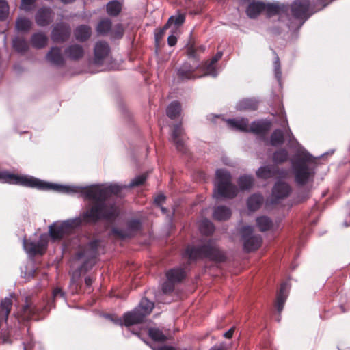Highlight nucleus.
I'll list each match as a JSON object with an SVG mask.
<instances>
[{
    "label": "nucleus",
    "instance_id": "b1692460",
    "mask_svg": "<svg viewBox=\"0 0 350 350\" xmlns=\"http://www.w3.org/2000/svg\"><path fill=\"white\" fill-rule=\"evenodd\" d=\"M259 101L256 98H243L239 100L235 106L237 111H255L258 107Z\"/></svg>",
    "mask_w": 350,
    "mask_h": 350
},
{
    "label": "nucleus",
    "instance_id": "7ed1b4c3",
    "mask_svg": "<svg viewBox=\"0 0 350 350\" xmlns=\"http://www.w3.org/2000/svg\"><path fill=\"white\" fill-rule=\"evenodd\" d=\"M103 250V242L99 239L90 241L74 257L73 266H77L72 273L70 286L77 291L78 280L82 274L87 273L96 264V259Z\"/></svg>",
    "mask_w": 350,
    "mask_h": 350
},
{
    "label": "nucleus",
    "instance_id": "5701e85b",
    "mask_svg": "<svg viewBox=\"0 0 350 350\" xmlns=\"http://www.w3.org/2000/svg\"><path fill=\"white\" fill-rule=\"evenodd\" d=\"M271 123L267 120H258L253 121L249 125V132H252L256 135H265L270 129Z\"/></svg>",
    "mask_w": 350,
    "mask_h": 350
},
{
    "label": "nucleus",
    "instance_id": "f3484780",
    "mask_svg": "<svg viewBox=\"0 0 350 350\" xmlns=\"http://www.w3.org/2000/svg\"><path fill=\"white\" fill-rule=\"evenodd\" d=\"M171 141L174 144L178 151L182 153L187 152V147L185 144V131L180 122L174 125L172 130Z\"/></svg>",
    "mask_w": 350,
    "mask_h": 350
},
{
    "label": "nucleus",
    "instance_id": "79ce46f5",
    "mask_svg": "<svg viewBox=\"0 0 350 350\" xmlns=\"http://www.w3.org/2000/svg\"><path fill=\"white\" fill-rule=\"evenodd\" d=\"M122 10V5L118 1H111L107 4V12L111 16H118Z\"/></svg>",
    "mask_w": 350,
    "mask_h": 350
},
{
    "label": "nucleus",
    "instance_id": "0eeeda50",
    "mask_svg": "<svg viewBox=\"0 0 350 350\" xmlns=\"http://www.w3.org/2000/svg\"><path fill=\"white\" fill-rule=\"evenodd\" d=\"M242 3H247L245 12L247 16L252 19L256 18L262 11H266L269 18L276 17L277 19L285 20L288 18V6L285 3H265L258 0H240Z\"/></svg>",
    "mask_w": 350,
    "mask_h": 350
},
{
    "label": "nucleus",
    "instance_id": "e433bc0d",
    "mask_svg": "<svg viewBox=\"0 0 350 350\" xmlns=\"http://www.w3.org/2000/svg\"><path fill=\"white\" fill-rule=\"evenodd\" d=\"M181 111V105L178 101L172 102L166 109L167 116L172 120L179 116Z\"/></svg>",
    "mask_w": 350,
    "mask_h": 350
},
{
    "label": "nucleus",
    "instance_id": "4c0bfd02",
    "mask_svg": "<svg viewBox=\"0 0 350 350\" xmlns=\"http://www.w3.org/2000/svg\"><path fill=\"white\" fill-rule=\"evenodd\" d=\"M13 48L18 53H25L29 49L27 42L21 38L16 37L12 41Z\"/></svg>",
    "mask_w": 350,
    "mask_h": 350
},
{
    "label": "nucleus",
    "instance_id": "603ef678",
    "mask_svg": "<svg viewBox=\"0 0 350 350\" xmlns=\"http://www.w3.org/2000/svg\"><path fill=\"white\" fill-rule=\"evenodd\" d=\"M104 317L110 320L111 321H112L114 324L116 325H120V326H122L124 325V319L123 318L121 319V318H118V317H116L111 314H104Z\"/></svg>",
    "mask_w": 350,
    "mask_h": 350
},
{
    "label": "nucleus",
    "instance_id": "1a4fd4ad",
    "mask_svg": "<svg viewBox=\"0 0 350 350\" xmlns=\"http://www.w3.org/2000/svg\"><path fill=\"white\" fill-rule=\"evenodd\" d=\"M216 180L213 191V197L216 200L221 198H233L238 193L236 185L232 183L230 173L225 169H218L215 172Z\"/></svg>",
    "mask_w": 350,
    "mask_h": 350
},
{
    "label": "nucleus",
    "instance_id": "e2e57ef3",
    "mask_svg": "<svg viewBox=\"0 0 350 350\" xmlns=\"http://www.w3.org/2000/svg\"><path fill=\"white\" fill-rule=\"evenodd\" d=\"M284 128V136H286V137L288 139L289 137H291V133H292V131H291L288 125V122L287 121H286L285 124L283 125Z\"/></svg>",
    "mask_w": 350,
    "mask_h": 350
},
{
    "label": "nucleus",
    "instance_id": "20e7f679",
    "mask_svg": "<svg viewBox=\"0 0 350 350\" xmlns=\"http://www.w3.org/2000/svg\"><path fill=\"white\" fill-rule=\"evenodd\" d=\"M315 160L316 158L302 147L291 158V170L296 185L303 187L313 183L317 167Z\"/></svg>",
    "mask_w": 350,
    "mask_h": 350
},
{
    "label": "nucleus",
    "instance_id": "a878e982",
    "mask_svg": "<svg viewBox=\"0 0 350 350\" xmlns=\"http://www.w3.org/2000/svg\"><path fill=\"white\" fill-rule=\"evenodd\" d=\"M30 42L33 48L41 49L46 46L48 37L44 32H36L31 35Z\"/></svg>",
    "mask_w": 350,
    "mask_h": 350
},
{
    "label": "nucleus",
    "instance_id": "9d476101",
    "mask_svg": "<svg viewBox=\"0 0 350 350\" xmlns=\"http://www.w3.org/2000/svg\"><path fill=\"white\" fill-rule=\"evenodd\" d=\"M154 303L147 298H142L133 310L124 314V325L129 327L142 323L145 318L150 314L154 308Z\"/></svg>",
    "mask_w": 350,
    "mask_h": 350
},
{
    "label": "nucleus",
    "instance_id": "ea45409f",
    "mask_svg": "<svg viewBox=\"0 0 350 350\" xmlns=\"http://www.w3.org/2000/svg\"><path fill=\"white\" fill-rule=\"evenodd\" d=\"M199 229L203 234L211 235L213 233L215 227L210 220L204 219L200 223Z\"/></svg>",
    "mask_w": 350,
    "mask_h": 350
},
{
    "label": "nucleus",
    "instance_id": "774afa93",
    "mask_svg": "<svg viewBox=\"0 0 350 350\" xmlns=\"http://www.w3.org/2000/svg\"><path fill=\"white\" fill-rule=\"evenodd\" d=\"M152 349L153 350H176L174 347H169V346H162V347H160L158 348H152Z\"/></svg>",
    "mask_w": 350,
    "mask_h": 350
},
{
    "label": "nucleus",
    "instance_id": "a18cd8bd",
    "mask_svg": "<svg viewBox=\"0 0 350 350\" xmlns=\"http://www.w3.org/2000/svg\"><path fill=\"white\" fill-rule=\"evenodd\" d=\"M185 20V17L183 14H178L175 16H172L167 21V23L165 25V27H169L172 25H175V28L181 25Z\"/></svg>",
    "mask_w": 350,
    "mask_h": 350
},
{
    "label": "nucleus",
    "instance_id": "4d7b16f0",
    "mask_svg": "<svg viewBox=\"0 0 350 350\" xmlns=\"http://www.w3.org/2000/svg\"><path fill=\"white\" fill-rule=\"evenodd\" d=\"M53 297L54 299L59 297L62 298H65V293L60 288H56L53 291Z\"/></svg>",
    "mask_w": 350,
    "mask_h": 350
},
{
    "label": "nucleus",
    "instance_id": "473e14b6",
    "mask_svg": "<svg viewBox=\"0 0 350 350\" xmlns=\"http://www.w3.org/2000/svg\"><path fill=\"white\" fill-rule=\"evenodd\" d=\"M274 166L271 165L260 167L256 172V176L258 178L267 180L274 177Z\"/></svg>",
    "mask_w": 350,
    "mask_h": 350
},
{
    "label": "nucleus",
    "instance_id": "4468645a",
    "mask_svg": "<svg viewBox=\"0 0 350 350\" xmlns=\"http://www.w3.org/2000/svg\"><path fill=\"white\" fill-rule=\"evenodd\" d=\"M142 223L137 219H132L127 221L125 228L113 227L111 228L112 235L120 239H125L134 237L141 229Z\"/></svg>",
    "mask_w": 350,
    "mask_h": 350
},
{
    "label": "nucleus",
    "instance_id": "2eb2a0df",
    "mask_svg": "<svg viewBox=\"0 0 350 350\" xmlns=\"http://www.w3.org/2000/svg\"><path fill=\"white\" fill-rule=\"evenodd\" d=\"M291 191V187L287 183L282 180L276 181L272 189L269 203L272 205L280 203V200L290 195Z\"/></svg>",
    "mask_w": 350,
    "mask_h": 350
},
{
    "label": "nucleus",
    "instance_id": "c9c22d12",
    "mask_svg": "<svg viewBox=\"0 0 350 350\" xmlns=\"http://www.w3.org/2000/svg\"><path fill=\"white\" fill-rule=\"evenodd\" d=\"M203 70L204 71L203 76H211L215 78L219 75L217 64L214 63L211 59L205 62L203 66Z\"/></svg>",
    "mask_w": 350,
    "mask_h": 350
},
{
    "label": "nucleus",
    "instance_id": "f8f14e48",
    "mask_svg": "<svg viewBox=\"0 0 350 350\" xmlns=\"http://www.w3.org/2000/svg\"><path fill=\"white\" fill-rule=\"evenodd\" d=\"M241 239L243 241V248L247 252L257 250L261 245L260 235L253 234V227L245 226L241 229Z\"/></svg>",
    "mask_w": 350,
    "mask_h": 350
},
{
    "label": "nucleus",
    "instance_id": "6ab92c4d",
    "mask_svg": "<svg viewBox=\"0 0 350 350\" xmlns=\"http://www.w3.org/2000/svg\"><path fill=\"white\" fill-rule=\"evenodd\" d=\"M53 17L54 14L51 8L42 7L37 11L35 21L38 26L45 27L53 21Z\"/></svg>",
    "mask_w": 350,
    "mask_h": 350
},
{
    "label": "nucleus",
    "instance_id": "09e8293b",
    "mask_svg": "<svg viewBox=\"0 0 350 350\" xmlns=\"http://www.w3.org/2000/svg\"><path fill=\"white\" fill-rule=\"evenodd\" d=\"M124 35V28L121 24H117L113 27V29H111V36L112 38L119 39L121 38Z\"/></svg>",
    "mask_w": 350,
    "mask_h": 350
},
{
    "label": "nucleus",
    "instance_id": "8fccbe9b",
    "mask_svg": "<svg viewBox=\"0 0 350 350\" xmlns=\"http://www.w3.org/2000/svg\"><path fill=\"white\" fill-rule=\"evenodd\" d=\"M23 311L25 314H27L28 317L33 316L35 314L39 313L41 311V308L36 306L26 304L23 307Z\"/></svg>",
    "mask_w": 350,
    "mask_h": 350
},
{
    "label": "nucleus",
    "instance_id": "72a5a7b5",
    "mask_svg": "<svg viewBox=\"0 0 350 350\" xmlns=\"http://www.w3.org/2000/svg\"><path fill=\"white\" fill-rule=\"evenodd\" d=\"M256 226L261 232L269 230L273 226V221L267 216H260L256 219Z\"/></svg>",
    "mask_w": 350,
    "mask_h": 350
},
{
    "label": "nucleus",
    "instance_id": "864d4df0",
    "mask_svg": "<svg viewBox=\"0 0 350 350\" xmlns=\"http://www.w3.org/2000/svg\"><path fill=\"white\" fill-rule=\"evenodd\" d=\"M175 282H170L167 280V282H165L162 285V291L164 293H168L174 290V284Z\"/></svg>",
    "mask_w": 350,
    "mask_h": 350
},
{
    "label": "nucleus",
    "instance_id": "ddd939ff",
    "mask_svg": "<svg viewBox=\"0 0 350 350\" xmlns=\"http://www.w3.org/2000/svg\"><path fill=\"white\" fill-rule=\"evenodd\" d=\"M48 244V237L46 234H41L38 240H31L24 239L23 246L30 257H33L36 254H42L45 251Z\"/></svg>",
    "mask_w": 350,
    "mask_h": 350
},
{
    "label": "nucleus",
    "instance_id": "6e6d98bb",
    "mask_svg": "<svg viewBox=\"0 0 350 350\" xmlns=\"http://www.w3.org/2000/svg\"><path fill=\"white\" fill-rule=\"evenodd\" d=\"M165 196L163 193H160L157 196L154 198V203L158 206H161L165 200Z\"/></svg>",
    "mask_w": 350,
    "mask_h": 350
},
{
    "label": "nucleus",
    "instance_id": "bf43d9fd",
    "mask_svg": "<svg viewBox=\"0 0 350 350\" xmlns=\"http://www.w3.org/2000/svg\"><path fill=\"white\" fill-rule=\"evenodd\" d=\"M26 269H27V267H26ZM34 273L35 270L33 268H30L28 272L27 270H26V271L24 273V278L29 280L34 276Z\"/></svg>",
    "mask_w": 350,
    "mask_h": 350
},
{
    "label": "nucleus",
    "instance_id": "423d86ee",
    "mask_svg": "<svg viewBox=\"0 0 350 350\" xmlns=\"http://www.w3.org/2000/svg\"><path fill=\"white\" fill-rule=\"evenodd\" d=\"M0 181L21 185L40 191H54L61 193L62 184L52 183L30 175H18L8 170L0 171Z\"/></svg>",
    "mask_w": 350,
    "mask_h": 350
},
{
    "label": "nucleus",
    "instance_id": "69168bd1",
    "mask_svg": "<svg viewBox=\"0 0 350 350\" xmlns=\"http://www.w3.org/2000/svg\"><path fill=\"white\" fill-rule=\"evenodd\" d=\"M234 329L233 327L230 328L229 330L226 332L224 334V336L226 338H230L234 333Z\"/></svg>",
    "mask_w": 350,
    "mask_h": 350
},
{
    "label": "nucleus",
    "instance_id": "4be33fe9",
    "mask_svg": "<svg viewBox=\"0 0 350 350\" xmlns=\"http://www.w3.org/2000/svg\"><path fill=\"white\" fill-rule=\"evenodd\" d=\"M289 288V282L285 281L282 283L279 292L277 294L275 308L279 314L282 311L284 308V304L288 295Z\"/></svg>",
    "mask_w": 350,
    "mask_h": 350
},
{
    "label": "nucleus",
    "instance_id": "f03ea898",
    "mask_svg": "<svg viewBox=\"0 0 350 350\" xmlns=\"http://www.w3.org/2000/svg\"><path fill=\"white\" fill-rule=\"evenodd\" d=\"M88 209L79 216L64 221H57L49 227V232L53 241H59L73 234L83 224H96L101 219H109L111 210L104 202L92 201Z\"/></svg>",
    "mask_w": 350,
    "mask_h": 350
},
{
    "label": "nucleus",
    "instance_id": "338daca9",
    "mask_svg": "<svg viewBox=\"0 0 350 350\" xmlns=\"http://www.w3.org/2000/svg\"><path fill=\"white\" fill-rule=\"evenodd\" d=\"M85 283L88 287L91 286L93 283V279L90 276H87L85 278Z\"/></svg>",
    "mask_w": 350,
    "mask_h": 350
},
{
    "label": "nucleus",
    "instance_id": "aec40b11",
    "mask_svg": "<svg viewBox=\"0 0 350 350\" xmlns=\"http://www.w3.org/2000/svg\"><path fill=\"white\" fill-rule=\"evenodd\" d=\"M66 57L72 61H79L85 55V50L83 46L79 44H71L64 49Z\"/></svg>",
    "mask_w": 350,
    "mask_h": 350
},
{
    "label": "nucleus",
    "instance_id": "49530a36",
    "mask_svg": "<svg viewBox=\"0 0 350 350\" xmlns=\"http://www.w3.org/2000/svg\"><path fill=\"white\" fill-rule=\"evenodd\" d=\"M273 53L275 55V57H274V60H273L274 75H275V77L276 78L278 83H280L281 79H282V70H281L280 59H279L278 55L275 53V51H273Z\"/></svg>",
    "mask_w": 350,
    "mask_h": 350
},
{
    "label": "nucleus",
    "instance_id": "a19ab883",
    "mask_svg": "<svg viewBox=\"0 0 350 350\" xmlns=\"http://www.w3.org/2000/svg\"><path fill=\"white\" fill-rule=\"evenodd\" d=\"M254 184V178L250 175L241 176L238 180V185L241 190L250 189Z\"/></svg>",
    "mask_w": 350,
    "mask_h": 350
},
{
    "label": "nucleus",
    "instance_id": "dca6fc26",
    "mask_svg": "<svg viewBox=\"0 0 350 350\" xmlns=\"http://www.w3.org/2000/svg\"><path fill=\"white\" fill-rule=\"evenodd\" d=\"M110 47L105 41L97 42L94 49V57L91 64L100 66L103 65L109 55Z\"/></svg>",
    "mask_w": 350,
    "mask_h": 350
},
{
    "label": "nucleus",
    "instance_id": "f257e3e1",
    "mask_svg": "<svg viewBox=\"0 0 350 350\" xmlns=\"http://www.w3.org/2000/svg\"><path fill=\"white\" fill-rule=\"evenodd\" d=\"M146 178L144 174L137 176L128 185L113 183L92 184L86 186L62 185L61 193L79 194L85 200L104 202L112 211V215L109 217V219H111L117 216V209L115 204L109 202L108 199L112 195L119 194L123 189L142 185L146 181Z\"/></svg>",
    "mask_w": 350,
    "mask_h": 350
},
{
    "label": "nucleus",
    "instance_id": "680f3d73",
    "mask_svg": "<svg viewBox=\"0 0 350 350\" xmlns=\"http://www.w3.org/2000/svg\"><path fill=\"white\" fill-rule=\"evenodd\" d=\"M167 28L168 27H165V25L163 29H160V31L155 34V40H156L157 42H158L159 40L162 38V37L163 36L165 31Z\"/></svg>",
    "mask_w": 350,
    "mask_h": 350
},
{
    "label": "nucleus",
    "instance_id": "58836bf2",
    "mask_svg": "<svg viewBox=\"0 0 350 350\" xmlns=\"http://www.w3.org/2000/svg\"><path fill=\"white\" fill-rule=\"evenodd\" d=\"M284 133L281 129H275L270 137V143L273 146H279L284 143Z\"/></svg>",
    "mask_w": 350,
    "mask_h": 350
},
{
    "label": "nucleus",
    "instance_id": "c756f323",
    "mask_svg": "<svg viewBox=\"0 0 350 350\" xmlns=\"http://www.w3.org/2000/svg\"><path fill=\"white\" fill-rule=\"evenodd\" d=\"M91 33V28L88 25H81L75 29V36L76 40L84 42L90 37Z\"/></svg>",
    "mask_w": 350,
    "mask_h": 350
},
{
    "label": "nucleus",
    "instance_id": "9b49d317",
    "mask_svg": "<svg viewBox=\"0 0 350 350\" xmlns=\"http://www.w3.org/2000/svg\"><path fill=\"white\" fill-rule=\"evenodd\" d=\"M187 56L189 58L193 59V63L191 64L187 62H184L177 69V77L178 79L181 81L194 79L198 77L195 75V71L200 66L199 59L196 54V49L193 45L188 46Z\"/></svg>",
    "mask_w": 350,
    "mask_h": 350
},
{
    "label": "nucleus",
    "instance_id": "bb28decb",
    "mask_svg": "<svg viewBox=\"0 0 350 350\" xmlns=\"http://www.w3.org/2000/svg\"><path fill=\"white\" fill-rule=\"evenodd\" d=\"M232 215L230 208L226 206L220 205L215 207L213 213V217L217 221L228 220Z\"/></svg>",
    "mask_w": 350,
    "mask_h": 350
},
{
    "label": "nucleus",
    "instance_id": "0e129e2a",
    "mask_svg": "<svg viewBox=\"0 0 350 350\" xmlns=\"http://www.w3.org/2000/svg\"><path fill=\"white\" fill-rule=\"evenodd\" d=\"M223 56V52L222 51H218L211 59V60L213 61L214 63L217 64V62Z\"/></svg>",
    "mask_w": 350,
    "mask_h": 350
},
{
    "label": "nucleus",
    "instance_id": "c03bdc74",
    "mask_svg": "<svg viewBox=\"0 0 350 350\" xmlns=\"http://www.w3.org/2000/svg\"><path fill=\"white\" fill-rule=\"evenodd\" d=\"M148 335L154 341L165 342L167 340V337L158 328H150L148 329Z\"/></svg>",
    "mask_w": 350,
    "mask_h": 350
},
{
    "label": "nucleus",
    "instance_id": "f704fd0d",
    "mask_svg": "<svg viewBox=\"0 0 350 350\" xmlns=\"http://www.w3.org/2000/svg\"><path fill=\"white\" fill-rule=\"evenodd\" d=\"M32 26V22L27 17L20 16L16 20V29L21 32H27Z\"/></svg>",
    "mask_w": 350,
    "mask_h": 350
},
{
    "label": "nucleus",
    "instance_id": "412c9836",
    "mask_svg": "<svg viewBox=\"0 0 350 350\" xmlns=\"http://www.w3.org/2000/svg\"><path fill=\"white\" fill-rule=\"evenodd\" d=\"M46 59L51 64L56 66H62L64 63V57L60 47L53 46L46 55Z\"/></svg>",
    "mask_w": 350,
    "mask_h": 350
},
{
    "label": "nucleus",
    "instance_id": "a211bd4d",
    "mask_svg": "<svg viewBox=\"0 0 350 350\" xmlns=\"http://www.w3.org/2000/svg\"><path fill=\"white\" fill-rule=\"evenodd\" d=\"M70 33L71 29L68 25L59 23L53 27L51 38L53 42L62 43L69 38Z\"/></svg>",
    "mask_w": 350,
    "mask_h": 350
},
{
    "label": "nucleus",
    "instance_id": "7c9ffc66",
    "mask_svg": "<svg viewBox=\"0 0 350 350\" xmlns=\"http://www.w3.org/2000/svg\"><path fill=\"white\" fill-rule=\"evenodd\" d=\"M185 276V270L180 267L172 269L166 273L167 280L175 283L180 282Z\"/></svg>",
    "mask_w": 350,
    "mask_h": 350
},
{
    "label": "nucleus",
    "instance_id": "13d9d810",
    "mask_svg": "<svg viewBox=\"0 0 350 350\" xmlns=\"http://www.w3.org/2000/svg\"><path fill=\"white\" fill-rule=\"evenodd\" d=\"M288 146L291 147H296L299 146V144L298 143L297 140L294 137L293 133H291V137L288 138Z\"/></svg>",
    "mask_w": 350,
    "mask_h": 350
},
{
    "label": "nucleus",
    "instance_id": "de8ad7c7",
    "mask_svg": "<svg viewBox=\"0 0 350 350\" xmlns=\"http://www.w3.org/2000/svg\"><path fill=\"white\" fill-rule=\"evenodd\" d=\"M9 13V6L5 0H0V21L5 20Z\"/></svg>",
    "mask_w": 350,
    "mask_h": 350
},
{
    "label": "nucleus",
    "instance_id": "052dcab7",
    "mask_svg": "<svg viewBox=\"0 0 350 350\" xmlns=\"http://www.w3.org/2000/svg\"><path fill=\"white\" fill-rule=\"evenodd\" d=\"M177 38L173 34H171L167 38V43L169 46H173L176 44Z\"/></svg>",
    "mask_w": 350,
    "mask_h": 350
},
{
    "label": "nucleus",
    "instance_id": "37998d69",
    "mask_svg": "<svg viewBox=\"0 0 350 350\" xmlns=\"http://www.w3.org/2000/svg\"><path fill=\"white\" fill-rule=\"evenodd\" d=\"M288 157V152L285 149H280L273 153V162L276 164L282 163L287 161Z\"/></svg>",
    "mask_w": 350,
    "mask_h": 350
},
{
    "label": "nucleus",
    "instance_id": "393cba45",
    "mask_svg": "<svg viewBox=\"0 0 350 350\" xmlns=\"http://www.w3.org/2000/svg\"><path fill=\"white\" fill-rule=\"evenodd\" d=\"M227 123L232 129L243 132H249V120L247 118H239L228 119Z\"/></svg>",
    "mask_w": 350,
    "mask_h": 350
},
{
    "label": "nucleus",
    "instance_id": "39448f33",
    "mask_svg": "<svg viewBox=\"0 0 350 350\" xmlns=\"http://www.w3.org/2000/svg\"><path fill=\"white\" fill-rule=\"evenodd\" d=\"M321 4V7L317 10H313L311 7L310 0H294L291 5L288 6V18L285 20L278 19L281 24L280 28L282 25L287 26L290 30H299L304 23L317 11L321 10L326 7L332 1L331 0H318Z\"/></svg>",
    "mask_w": 350,
    "mask_h": 350
},
{
    "label": "nucleus",
    "instance_id": "5fc2aeb1",
    "mask_svg": "<svg viewBox=\"0 0 350 350\" xmlns=\"http://www.w3.org/2000/svg\"><path fill=\"white\" fill-rule=\"evenodd\" d=\"M274 176H279L280 178H286L288 175V171L285 169L274 167Z\"/></svg>",
    "mask_w": 350,
    "mask_h": 350
},
{
    "label": "nucleus",
    "instance_id": "cd10ccee",
    "mask_svg": "<svg viewBox=\"0 0 350 350\" xmlns=\"http://www.w3.org/2000/svg\"><path fill=\"white\" fill-rule=\"evenodd\" d=\"M12 305V297H6L0 304V322L7 321Z\"/></svg>",
    "mask_w": 350,
    "mask_h": 350
},
{
    "label": "nucleus",
    "instance_id": "6e6552de",
    "mask_svg": "<svg viewBox=\"0 0 350 350\" xmlns=\"http://www.w3.org/2000/svg\"><path fill=\"white\" fill-rule=\"evenodd\" d=\"M185 254L190 260L206 258L221 262L226 258L225 254L219 249L213 239L207 240L198 246L187 247Z\"/></svg>",
    "mask_w": 350,
    "mask_h": 350
},
{
    "label": "nucleus",
    "instance_id": "2f4dec72",
    "mask_svg": "<svg viewBox=\"0 0 350 350\" xmlns=\"http://www.w3.org/2000/svg\"><path fill=\"white\" fill-rule=\"evenodd\" d=\"M112 22L109 18H103L99 21L96 26V31L98 35L107 36L111 33Z\"/></svg>",
    "mask_w": 350,
    "mask_h": 350
},
{
    "label": "nucleus",
    "instance_id": "c85d7f7f",
    "mask_svg": "<svg viewBox=\"0 0 350 350\" xmlns=\"http://www.w3.org/2000/svg\"><path fill=\"white\" fill-rule=\"evenodd\" d=\"M263 201L264 198L261 194L254 193L247 200V208L251 211H255L260 207Z\"/></svg>",
    "mask_w": 350,
    "mask_h": 350
},
{
    "label": "nucleus",
    "instance_id": "3c124183",
    "mask_svg": "<svg viewBox=\"0 0 350 350\" xmlns=\"http://www.w3.org/2000/svg\"><path fill=\"white\" fill-rule=\"evenodd\" d=\"M36 0H21V8L26 12L32 9Z\"/></svg>",
    "mask_w": 350,
    "mask_h": 350
}]
</instances>
